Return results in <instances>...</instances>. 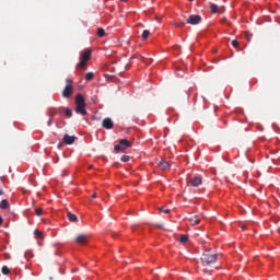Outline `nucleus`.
Listing matches in <instances>:
<instances>
[{"label":"nucleus","instance_id":"1","mask_svg":"<svg viewBox=\"0 0 280 280\" xmlns=\"http://www.w3.org/2000/svg\"><path fill=\"white\" fill-rule=\"evenodd\" d=\"M218 261V254L211 249H207L203 252L201 256V264L202 266H212Z\"/></svg>","mask_w":280,"mask_h":280},{"label":"nucleus","instance_id":"2","mask_svg":"<svg viewBox=\"0 0 280 280\" xmlns=\"http://www.w3.org/2000/svg\"><path fill=\"white\" fill-rule=\"evenodd\" d=\"M75 113L79 115H86V102H84V96L82 94H78L75 96Z\"/></svg>","mask_w":280,"mask_h":280},{"label":"nucleus","instance_id":"3","mask_svg":"<svg viewBox=\"0 0 280 280\" xmlns=\"http://www.w3.org/2000/svg\"><path fill=\"white\" fill-rule=\"evenodd\" d=\"M91 60V50L86 49L80 55V62L77 65V69H86V62Z\"/></svg>","mask_w":280,"mask_h":280},{"label":"nucleus","instance_id":"4","mask_svg":"<svg viewBox=\"0 0 280 280\" xmlns=\"http://www.w3.org/2000/svg\"><path fill=\"white\" fill-rule=\"evenodd\" d=\"M201 21L202 16L200 15H189L188 19L186 20V23H188V25H199Z\"/></svg>","mask_w":280,"mask_h":280},{"label":"nucleus","instance_id":"5","mask_svg":"<svg viewBox=\"0 0 280 280\" xmlns=\"http://www.w3.org/2000/svg\"><path fill=\"white\" fill-rule=\"evenodd\" d=\"M188 185H190L191 187H200V185H202V177L200 176L190 177L188 180Z\"/></svg>","mask_w":280,"mask_h":280},{"label":"nucleus","instance_id":"6","mask_svg":"<svg viewBox=\"0 0 280 280\" xmlns=\"http://www.w3.org/2000/svg\"><path fill=\"white\" fill-rule=\"evenodd\" d=\"M115 124L113 122V119L110 118H105L102 121V127L105 128L106 130H113Z\"/></svg>","mask_w":280,"mask_h":280},{"label":"nucleus","instance_id":"7","mask_svg":"<svg viewBox=\"0 0 280 280\" xmlns=\"http://www.w3.org/2000/svg\"><path fill=\"white\" fill-rule=\"evenodd\" d=\"M89 242V236L86 234H78L75 237V243L80 245H84Z\"/></svg>","mask_w":280,"mask_h":280},{"label":"nucleus","instance_id":"8","mask_svg":"<svg viewBox=\"0 0 280 280\" xmlns=\"http://www.w3.org/2000/svg\"><path fill=\"white\" fill-rule=\"evenodd\" d=\"M73 95V85H66V88L62 91V97H71Z\"/></svg>","mask_w":280,"mask_h":280},{"label":"nucleus","instance_id":"9","mask_svg":"<svg viewBox=\"0 0 280 280\" xmlns=\"http://www.w3.org/2000/svg\"><path fill=\"white\" fill-rule=\"evenodd\" d=\"M62 141L66 145H73V143H75V136H69L66 133Z\"/></svg>","mask_w":280,"mask_h":280},{"label":"nucleus","instance_id":"10","mask_svg":"<svg viewBox=\"0 0 280 280\" xmlns=\"http://www.w3.org/2000/svg\"><path fill=\"white\" fill-rule=\"evenodd\" d=\"M58 113L62 114V110L50 107V108H48L47 115H48V117H50V119H54V117H56V115H58Z\"/></svg>","mask_w":280,"mask_h":280},{"label":"nucleus","instance_id":"11","mask_svg":"<svg viewBox=\"0 0 280 280\" xmlns=\"http://www.w3.org/2000/svg\"><path fill=\"white\" fill-rule=\"evenodd\" d=\"M158 167L160 170H170V167H172V164H170V162L162 160L161 162H159Z\"/></svg>","mask_w":280,"mask_h":280},{"label":"nucleus","instance_id":"12","mask_svg":"<svg viewBox=\"0 0 280 280\" xmlns=\"http://www.w3.org/2000/svg\"><path fill=\"white\" fill-rule=\"evenodd\" d=\"M189 222L191 226H198V224H200V217L198 215L190 217Z\"/></svg>","mask_w":280,"mask_h":280},{"label":"nucleus","instance_id":"13","mask_svg":"<svg viewBox=\"0 0 280 280\" xmlns=\"http://www.w3.org/2000/svg\"><path fill=\"white\" fill-rule=\"evenodd\" d=\"M118 144H120L122 150H128V148H130V142L128 139H121Z\"/></svg>","mask_w":280,"mask_h":280},{"label":"nucleus","instance_id":"14","mask_svg":"<svg viewBox=\"0 0 280 280\" xmlns=\"http://www.w3.org/2000/svg\"><path fill=\"white\" fill-rule=\"evenodd\" d=\"M220 10L221 9L218 7V4L210 3V11H211L212 14H218V12L220 13L221 12Z\"/></svg>","mask_w":280,"mask_h":280},{"label":"nucleus","instance_id":"15","mask_svg":"<svg viewBox=\"0 0 280 280\" xmlns=\"http://www.w3.org/2000/svg\"><path fill=\"white\" fill-rule=\"evenodd\" d=\"M67 218L70 222H77L78 221V215L71 213V212H68L67 213Z\"/></svg>","mask_w":280,"mask_h":280},{"label":"nucleus","instance_id":"16","mask_svg":"<svg viewBox=\"0 0 280 280\" xmlns=\"http://www.w3.org/2000/svg\"><path fill=\"white\" fill-rule=\"evenodd\" d=\"M179 242H180V244H187V242H189V235H187V234L180 235Z\"/></svg>","mask_w":280,"mask_h":280},{"label":"nucleus","instance_id":"17","mask_svg":"<svg viewBox=\"0 0 280 280\" xmlns=\"http://www.w3.org/2000/svg\"><path fill=\"white\" fill-rule=\"evenodd\" d=\"M84 78L88 82H91V80H93V78H95V74L93 72H88V73H85Z\"/></svg>","mask_w":280,"mask_h":280},{"label":"nucleus","instance_id":"18","mask_svg":"<svg viewBox=\"0 0 280 280\" xmlns=\"http://www.w3.org/2000/svg\"><path fill=\"white\" fill-rule=\"evenodd\" d=\"M10 207V203L8 202V200L3 199L0 202V209H8Z\"/></svg>","mask_w":280,"mask_h":280},{"label":"nucleus","instance_id":"19","mask_svg":"<svg viewBox=\"0 0 280 280\" xmlns=\"http://www.w3.org/2000/svg\"><path fill=\"white\" fill-rule=\"evenodd\" d=\"M150 36V31L149 30H144L143 32H142V36H141V38H142V40H148V37Z\"/></svg>","mask_w":280,"mask_h":280},{"label":"nucleus","instance_id":"20","mask_svg":"<svg viewBox=\"0 0 280 280\" xmlns=\"http://www.w3.org/2000/svg\"><path fill=\"white\" fill-rule=\"evenodd\" d=\"M97 36H100V38H103V36H106V31L104 28H98Z\"/></svg>","mask_w":280,"mask_h":280},{"label":"nucleus","instance_id":"21","mask_svg":"<svg viewBox=\"0 0 280 280\" xmlns=\"http://www.w3.org/2000/svg\"><path fill=\"white\" fill-rule=\"evenodd\" d=\"M65 115H66V117H68V118L73 117V112H71L70 108H66V109H65Z\"/></svg>","mask_w":280,"mask_h":280},{"label":"nucleus","instance_id":"22","mask_svg":"<svg viewBox=\"0 0 280 280\" xmlns=\"http://www.w3.org/2000/svg\"><path fill=\"white\" fill-rule=\"evenodd\" d=\"M1 272L2 275H10V268H8V266H3Z\"/></svg>","mask_w":280,"mask_h":280},{"label":"nucleus","instance_id":"23","mask_svg":"<svg viewBox=\"0 0 280 280\" xmlns=\"http://www.w3.org/2000/svg\"><path fill=\"white\" fill-rule=\"evenodd\" d=\"M114 150H115V152H121V151H124V149L121 148V144H120V143L116 144V145L114 147Z\"/></svg>","mask_w":280,"mask_h":280},{"label":"nucleus","instance_id":"24","mask_svg":"<svg viewBox=\"0 0 280 280\" xmlns=\"http://www.w3.org/2000/svg\"><path fill=\"white\" fill-rule=\"evenodd\" d=\"M120 161H122V163H128V161H130V156L129 155H122L120 158Z\"/></svg>","mask_w":280,"mask_h":280},{"label":"nucleus","instance_id":"25","mask_svg":"<svg viewBox=\"0 0 280 280\" xmlns=\"http://www.w3.org/2000/svg\"><path fill=\"white\" fill-rule=\"evenodd\" d=\"M34 235H35V237L40 238V237H43V232L35 230Z\"/></svg>","mask_w":280,"mask_h":280},{"label":"nucleus","instance_id":"26","mask_svg":"<svg viewBox=\"0 0 280 280\" xmlns=\"http://www.w3.org/2000/svg\"><path fill=\"white\" fill-rule=\"evenodd\" d=\"M232 46L234 49H237V47H240V42H237V39L232 40Z\"/></svg>","mask_w":280,"mask_h":280},{"label":"nucleus","instance_id":"27","mask_svg":"<svg viewBox=\"0 0 280 280\" xmlns=\"http://www.w3.org/2000/svg\"><path fill=\"white\" fill-rule=\"evenodd\" d=\"M35 213H36V215H43V209L36 208Z\"/></svg>","mask_w":280,"mask_h":280},{"label":"nucleus","instance_id":"28","mask_svg":"<svg viewBox=\"0 0 280 280\" xmlns=\"http://www.w3.org/2000/svg\"><path fill=\"white\" fill-rule=\"evenodd\" d=\"M175 27H185V22L175 23Z\"/></svg>","mask_w":280,"mask_h":280},{"label":"nucleus","instance_id":"29","mask_svg":"<svg viewBox=\"0 0 280 280\" xmlns=\"http://www.w3.org/2000/svg\"><path fill=\"white\" fill-rule=\"evenodd\" d=\"M159 211H161L162 213H170V209L165 208H159Z\"/></svg>","mask_w":280,"mask_h":280},{"label":"nucleus","instance_id":"30","mask_svg":"<svg viewBox=\"0 0 280 280\" xmlns=\"http://www.w3.org/2000/svg\"><path fill=\"white\" fill-rule=\"evenodd\" d=\"M66 82H67V86H72L73 84V80L71 79H67Z\"/></svg>","mask_w":280,"mask_h":280},{"label":"nucleus","instance_id":"31","mask_svg":"<svg viewBox=\"0 0 280 280\" xmlns=\"http://www.w3.org/2000/svg\"><path fill=\"white\" fill-rule=\"evenodd\" d=\"M51 119L52 118H49V120L47 121V126H51Z\"/></svg>","mask_w":280,"mask_h":280},{"label":"nucleus","instance_id":"32","mask_svg":"<svg viewBox=\"0 0 280 280\" xmlns=\"http://www.w3.org/2000/svg\"><path fill=\"white\" fill-rule=\"evenodd\" d=\"M0 196H3V188L0 187Z\"/></svg>","mask_w":280,"mask_h":280},{"label":"nucleus","instance_id":"33","mask_svg":"<svg viewBox=\"0 0 280 280\" xmlns=\"http://www.w3.org/2000/svg\"><path fill=\"white\" fill-rule=\"evenodd\" d=\"M92 198H97V194L94 192V194L92 195Z\"/></svg>","mask_w":280,"mask_h":280},{"label":"nucleus","instance_id":"34","mask_svg":"<svg viewBox=\"0 0 280 280\" xmlns=\"http://www.w3.org/2000/svg\"><path fill=\"white\" fill-rule=\"evenodd\" d=\"M3 224V218L0 217V225Z\"/></svg>","mask_w":280,"mask_h":280},{"label":"nucleus","instance_id":"35","mask_svg":"<svg viewBox=\"0 0 280 280\" xmlns=\"http://www.w3.org/2000/svg\"><path fill=\"white\" fill-rule=\"evenodd\" d=\"M58 148H62V142H59V143H58Z\"/></svg>","mask_w":280,"mask_h":280},{"label":"nucleus","instance_id":"36","mask_svg":"<svg viewBox=\"0 0 280 280\" xmlns=\"http://www.w3.org/2000/svg\"><path fill=\"white\" fill-rule=\"evenodd\" d=\"M242 230H243V231H246V225H242Z\"/></svg>","mask_w":280,"mask_h":280},{"label":"nucleus","instance_id":"37","mask_svg":"<svg viewBox=\"0 0 280 280\" xmlns=\"http://www.w3.org/2000/svg\"><path fill=\"white\" fill-rule=\"evenodd\" d=\"M138 58H140L141 60H143V57H142V56H140V55L138 56Z\"/></svg>","mask_w":280,"mask_h":280},{"label":"nucleus","instance_id":"38","mask_svg":"<svg viewBox=\"0 0 280 280\" xmlns=\"http://www.w3.org/2000/svg\"><path fill=\"white\" fill-rule=\"evenodd\" d=\"M120 1H122L124 3H126V1H128V0H120Z\"/></svg>","mask_w":280,"mask_h":280},{"label":"nucleus","instance_id":"39","mask_svg":"<svg viewBox=\"0 0 280 280\" xmlns=\"http://www.w3.org/2000/svg\"><path fill=\"white\" fill-rule=\"evenodd\" d=\"M189 1H194V0H189Z\"/></svg>","mask_w":280,"mask_h":280}]
</instances>
